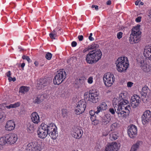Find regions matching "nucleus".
I'll list each match as a JSON object with an SVG mask.
<instances>
[{"label":"nucleus","instance_id":"35","mask_svg":"<svg viewBox=\"0 0 151 151\" xmlns=\"http://www.w3.org/2000/svg\"><path fill=\"white\" fill-rule=\"evenodd\" d=\"M52 56V55L50 52H47L45 55V58L48 60H50Z\"/></svg>","mask_w":151,"mask_h":151},{"label":"nucleus","instance_id":"7","mask_svg":"<svg viewBox=\"0 0 151 151\" xmlns=\"http://www.w3.org/2000/svg\"><path fill=\"white\" fill-rule=\"evenodd\" d=\"M103 80L105 85L109 87L114 83L115 78L113 74L108 73L104 74L103 77Z\"/></svg>","mask_w":151,"mask_h":151},{"label":"nucleus","instance_id":"52","mask_svg":"<svg viewBox=\"0 0 151 151\" xmlns=\"http://www.w3.org/2000/svg\"><path fill=\"white\" fill-rule=\"evenodd\" d=\"M106 3L107 5H110L111 4V1L110 0H109L107 1Z\"/></svg>","mask_w":151,"mask_h":151},{"label":"nucleus","instance_id":"9","mask_svg":"<svg viewBox=\"0 0 151 151\" xmlns=\"http://www.w3.org/2000/svg\"><path fill=\"white\" fill-rule=\"evenodd\" d=\"M99 93L96 89H91L89 90L88 93L89 100L93 103H96L98 101V96Z\"/></svg>","mask_w":151,"mask_h":151},{"label":"nucleus","instance_id":"39","mask_svg":"<svg viewBox=\"0 0 151 151\" xmlns=\"http://www.w3.org/2000/svg\"><path fill=\"white\" fill-rule=\"evenodd\" d=\"M122 32H119L117 33V36L118 39H120L122 37Z\"/></svg>","mask_w":151,"mask_h":151},{"label":"nucleus","instance_id":"61","mask_svg":"<svg viewBox=\"0 0 151 151\" xmlns=\"http://www.w3.org/2000/svg\"><path fill=\"white\" fill-rule=\"evenodd\" d=\"M143 2H141L140 3V4L141 5H143Z\"/></svg>","mask_w":151,"mask_h":151},{"label":"nucleus","instance_id":"49","mask_svg":"<svg viewBox=\"0 0 151 151\" xmlns=\"http://www.w3.org/2000/svg\"><path fill=\"white\" fill-rule=\"evenodd\" d=\"M95 8V10H97L98 9V6L97 5H92L91 6V8Z\"/></svg>","mask_w":151,"mask_h":151},{"label":"nucleus","instance_id":"15","mask_svg":"<svg viewBox=\"0 0 151 151\" xmlns=\"http://www.w3.org/2000/svg\"><path fill=\"white\" fill-rule=\"evenodd\" d=\"M83 133L82 128L80 127H75L73 131V136L76 139H79L82 137Z\"/></svg>","mask_w":151,"mask_h":151},{"label":"nucleus","instance_id":"16","mask_svg":"<svg viewBox=\"0 0 151 151\" xmlns=\"http://www.w3.org/2000/svg\"><path fill=\"white\" fill-rule=\"evenodd\" d=\"M140 97L137 95H134L131 97V105L133 108L136 107L140 102Z\"/></svg>","mask_w":151,"mask_h":151},{"label":"nucleus","instance_id":"45","mask_svg":"<svg viewBox=\"0 0 151 151\" xmlns=\"http://www.w3.org/2000/svg\"><path fill=\"white\" fill-rule=\"evenodd\" d=\"M133 83L131 82H129L127 83V86L128 87H131L132 86Z\"/></svg>","mask_w":151,"mask_h":151},{"label":"nucleus","instance_id":"4","mask_svg":"<svg viewBox=\"0 0 151 151\" xmlns=\"http://www.w3.org/2000/svg\"><path fill=\"white\" fill-rule=\"evenodd\" d=\"M117 70L120 72H125L129 66V62L127 57H121L116 62Z\"/></svg>","mask_w":151,"mask_h":151},{"label":"nucleus","instance_id":"10","mask_svg":"<svg viewBox=\"0 0 151 151\" xmlns=\"http://www.w3.org/2000/svg\"><path fill=\"white\" fill-rule=\"evenodd\" d=\"M86 103L84 100H81L78 101L77 104L75 112L77 115H80L83 112L86 106Z\"/></svg>","mask_w":151,"mask_h":151},{"label":"nucleus","instance_id":"12","mask_svg":"<svg viewBox=\"0 0 151 151\" xmlns=\"http://www.w3.org/2000/svg\"><path fill=\"white\" fill-rule=\"evenodd\" d=\"M151 118V112L149 110L146 111L142 117V120L143 124L146 126L148 124L150 119Z\"/></svg>","mask_w":151,"mask_h":151},{"label":"nucleus","instance_id":"22","mask_svg":"<svg viewBox=\"0 0 151 151\" xmlns=\"http://www.w3.org/2000/svg\"><path fill=\"white\" fill-rule=\"evenodd\" d=\"M108 106L106 103L105 102H102L97 106L96 114H98L100 111L106 110Z\"/></svg>","mask_w":151,"mask_h":151},{"label":"nucleus","instance_id":"11","mask_svg":"<svg viewBox=\"0 0 151 151\" xmlns=\"http://www.w3.org/2000/svg\"><path fill=\"white\" fill-rule=\"evenodd\" d=\"M138 64L141 69L145 72H149L151 70L150 65L147 63L146 60L144 58H141L139 60Z\"/></svg>","mask_w":151,"mask_h":151},{"label":"nucleus","instance_id":"55","mask_svg":"<svg viewBox=\"0 0 151 151\" xmlns=\"http://www.w3.org/2000/svg\"><path fill=\"white\" fill-rule=\"evenodd\" d=\"M148 16L150 18H151V10L150 11L149 14L148 15Z\"/></svg>","mask_w":151,"mask_h":151},{"label":"nucleus","instance_id":"48","mask_svg":"<svg viewBox=\"0 0 151 151\" xmlns=\"http://www.w3.org/2000/svg\"><path fill=\"white\" fill-rule=\"evenodd\" d=\"M71 46L72 47H75L77 44V42L75 41H73L71 43Z\"/></svg>","mask_w":151,"mask_h":151},{"label":"nucleus","instance_id":"34","mask_svg":"<svg viewBox=\"0 0 151 151\" xmlns=\"http://www.w3.org/2000/svg\"><path fill=\"white\" fill-rule=\"evenodd\" d=\"M86 79V78L85 77L82 76L79 78V82L81 84H83L84 83V82Z\"/></svg>","mask_w":151,"mask_h":151},{"label":"nucleus","instance_id":"25","mask_svg":"<svg viewBox=\"0 0 151 151\" xmlns=\"http://www.w3.org/2000/svg\"><path fill=\"white\" fill-rule=\"evenodd\" d=\"M111 118L110 114H106L104 116L102 120V124L106 125L109 123L111 120Z\"/></svg>","mask_w":151,"mask_h":151},{"label":"nucleus","instance_id":"57","mask_svg":"<svg viewBox=\"0 0 151 151\" xmlns=\"http://www.w3.org/2000/svg\"><path fill=\"white\" fill-rule=\"evenodd\" d=\"M108 134V133H107V132H106L105 134H104V133L103 132V133L102 135L103 136H106V135H107Z\"/></svg>","mask_w":151,"mask_h":151},{"label":"nucleus","instance_id":"46","mask_svg":"<svg viewBox=\"0 0 151 151\" xmlns=\"http://www.w3.org/2000/svg\"><path fill=\"white\" fill-rule=\"evenodd\" d=\"M78 39L79 41H81L83 40V36L82 35H79L78 37Z\"/></svg>","mask_w":151,"mask_h":151},{"label":"nucleus","instance_id":"21","mask_svg":"<svg viewBox=\"0 0 151 151\" xmlns=\"http://www.w3.org/2000/svg\"><path fill=\"white\" fill-rule=\"evenodd\" d=\"M32 121L35 124H38L40 122V119L38 114L36 112H34L30 116Z\"/></svg>","mask_w":151,"mask_h":151},{"label":"nucleus","instance_id":"14","mask_svg":"<svg viewBox=\"0 0 151 151\" xmlns=\"http://www.w3.org/2000/svg\"><path fill=\"white\" fill-rule=\"evenodd\" d=\"M120 145L116 142H112L106 147L104 151H117L119 148Z\"/></svg>","mask_w":151,"mask_h":151},{"label":"nucleus","instance_id":"50","mask_svg":"<svg viewBox=\"0 0 151 151\" xmlns=\"http://www.w3.org/2000/svg\"><path fill=\"white\" fill-rule=\"evenodd\" d=\"M90 50V49H88V46L87 48H86L84 49L83 50V53H85L87 51H88Z\"/></svg>","mask_w":151,"mask_h":151},{"label":"nucleus","instance_id":"19","mask_svg":"<svg viewBox=\"0 0 151 151\" xmlns=\"http://www.w3.org/2000/svg\"><path fill=\"white\" fill-rule=\"evenodd\" d=\"M143 54L146 59L151 60V45L145 47Z\"/></svg>","mask_w":151,"mask_h":151},{"label":"nucleus","instance_id":"24","mask_svg":"<svg viewBox=\"0 0 151 151\" xmlns=\"http://www.w3.org/2000/svg\"><path fill=\"white\" fill-rule=\"evenodd\" d=\"M110 131H109V132L110 133L109 134V139L111 141L117 139L118 137L117 133L115 132L110 133Z\"/></svg>","mask_w":151,"mask_h":151},{"label":"nucleus","instance_id":"3","mask_svg":"<svg viewBox=\"0 0 151 151\" xmlns=\"http://www.w3.org/2000/svg\"><path fill=\"white\" fill-rule=\"evenodd\" d=\"M102 55V52L99 49L93 50L87 55L86 61L88 63L92 64L98 61Z\"/></svg>","mask_w":151,"mask_h":151},{"label":"nucleus","instance_id":"8","mask_svg":"<svg viewBox=\"0 0 151 151\" xmlns=\"http://www.w3.org/2000/svg\"><path fill=\"white\" fill-rule=\"evenodd\" d=\"M41 143L31 142L27 145L26 148V151H41Z\"/></svg>","mask_w":151,"mask_h":151},{"label":"nucleus","instance_id":"59","mask_svg":"<svg viewBox=\"0 0 151 151\" xmlns=\"http://www.w3.org/2000/svg\"><path fill=\"white\" fill-rule=\"evenodd\" d=\"M139 1H136L135 2V4L136 5H137L139 4Z\"/></svg>","mask_w":151,"mask_h":151},{"label":"nucleus","instance_id":"27","mask_svg":"<svg viewBox=\"0 0 151 151\" xmlns=\"http://www.w3.org/2000/svg\"><path fill=\"white\" fill-rule=\"evenodd\" d=\"M6 135L0 138V149L3 148V146L7 143Z\"/></svg>","mask_w":151,"mask_h":151},{"label":"nucleus","instance_id":"5","mask_svg":"<svg viewBox=\"0 0 151 151\" xmlns=\"http://www.w3.org/2000/svg\"><path fill=\"white\" fill-rule=\"evenodd\" d=\"M139 27L140 26H137L132 29L129 40L131 44L137 43L140 41L141 32L139 29Z\"/></svg>","mask_w":151,"mask_h":151},{"label":"nucleus","instance_id":"62","mask_svg":"<svg viewBox=\"0 0 151 151\" xmlns=\"http://www.w3.org/2000/svg\"><path fill=\"white\" fill-rule=\"evenodd\" d=\"M72 151H78V150H73Z\"/></svg>","mask_w":151,"mask_h":151},{"label":"nucleus","instance_id":"58","mask_svg":"<svg viewBox=\"0 0 151 151\" xmlns=\"http://www.w3.org/2000/svg\"><path fill=\"white\" fill-rule=\"evenodd\" d=\"M12 77H9V80L10 82L12 81Z\"/></svg>","mask_w":151,"mask_h":151},{"label":"nucleus","instance_id":"47","mask_svg":"<svg viewBox=\"0 0 151 151\" xmlns=\"http://www.w3.org/2000/svg\"><path fill=\"white\" fill-rule=\"evenodd\" d=\"M141 17H138L135 19V21L137 22H139L141 21Z\"/></svg>","mask_w":151,"mask_h":151},{"label":"nucleus","instance_id":"37","mask_svg":"<svg viewBox=\"0 0 151 151\" xmlns=\"http://www.w3.org/2000/svg\"><path fill=\"white\" fill-rule=\"evenodd\" d=\"M29 125H28V129L30 131L29 132H32L34 130V127L33 125H31L30 124L29 127Z\"/></svg>","mask_w":151,"mask_h":151},{"label":"nucleus","instance_id":"20","mask_svg":"<svg viewBox=\"0 0 151 151\" xmlns=\"http://www.w3.org/2000/svg\"><path fill=\"white\" fill-rule=\"evenodd\" d=\"M15 124L12 120H9L6 123L5 126V129L7 131H11L13 130L15 127Z\"/></svg>","mask_w":151,"mask_h":151},{"label":"nucleus","instance_id":"18","mask_svg":"<svg viewBox=\"0 0 151 151\" xmlns=\"http://www.w3.org/2000/svg\"><path fill=\"white\" fill-rule=\"evenodd\" d=\"M48 83L46 79H40L37 82V88L38 89H43Z\"/></svg>","mask_w":151,"mask_h":151},{"label":"nucleus","instance_id":"56","mask_svg":"<svg viewBox=\"0 0 151 151\" xmlns=\"http://www.w3.org/2000/svg\"><path fill=\"white\" fill-rule=\"evenodd\" d=\"M34 64L36 66H37L38 65V63L37 61H35L34 62Z\"/></svg>","mask_w":151,"mask_h":151},{"label":"nucleus","instance_id":"31","mask_svg":"<svg viewBox=\"0 0 151 151\" xmlns=\"http://www.w3.org/2000/svg\"><path fill=\"white\" fill-rule=\"evenodd\" d=\"M29 90V88L27 86H22L19 88V92L23 94H24L28 92Z\"/></svg>","mask_w":151,"mask_h":151},{"label":"nucleus","instance_id":"60","mask_svg":"<svg viewBox=\"0 0 151 151\" xmlns=\"http://www.w3.org/2000/svg\"><path fill=\"white\" fill-rule=\"evenodd\" d=\"M16 81V78H12V81Z\"/></svg>","mask_w":151,"mask_h":151},{"label":"nucleus","instance_id":"41","mask_svg":"<svg viewBox=\"0 0 151 151\" xmlns=\"http://www.w3.org/2000/svg\"><path fill=\"white\" fill-rule=\"evenodd\" d=\"M109 112L112 114H114L115 113V109L114 108H111L109 109Z\"/></svg>","mask_w":151,"mask_h":151},{"label":"nucleus","instance_id":"44","mask_svg":"<svg viewBox=\"0 0 151 151\" xmlns=\"http://www.w3.org/2000/svg\"><path fill=\"white\" fill-rule=\"evenodd\" d=\"M62 114L63 116L64 117L66 116L67 115V112L65 110H63L62 111Z\"/></svg>","mask_w":151,"mask_h":151},{"label":"nucleus","instance_id":"2","mask_svg":"<svg viewBox=\"0 0 151 151\" xmlns=\"http://www.w3.org/2000/svg\"><path fill=\"white\" fill-rule=\"evenodd\" d=\"M57 128L55 124L51 123L47 125L45 123L41 124L37 131L38 137L41 139H44L48 134L52 139H55L58 136Z\"/></svg>","mask_w":151,"mask_h":151},{"label":"nucleus","instance_id":"26","mask_svg":"<svg viewBox=\"0 0 151 151\" xmlns=\"http://www.w3.org/2000/svg\"><path fill=\"white\" fill-rule=\"evenodd\" d=\"M43 95H39L34 99L33 102L35 103H40L43 100Z\"/></svg>","mask_w":151,"mask_h":151},{"label":"nucleus","instance_id":"28","mask_svg":"<svg viewBox=\"0 0 151 151\" xmlns=\"http://www.w3.org/2000/svg\"><path fill=\"white\" fill-rule=\"evenodd\" d=\"M140 142L137 141L136 143L133 145L130 151H137L140 145Z\"/></svg>","mask_w":151,"mask_h":151},{"label":"nucleus","instance_id":"38","mask_svg":"<svg viewBox=\"0 0 151 151\" xmlns=\"http://www.w3.org/2000/svg\"><path fill=\"white\" fill-rule=\"evenodd\" d=\"M93 77L91 76L89 77L87 80L88 83L90 84H92L93 82Z\"/></svg>","mask_w":151,"mask_h":151},{"label":"nucleus","instance_id":"51","mask_svg":"<svg viewBox=\"0 0 151 151\" xmlns=\"http://www.w3.org/2000/svg\"><path fill=\"white\" fill-rule=\"evenodd\" d=\"M11 72L10 71H8L7 73H6V75L8 77H10V76H11Z\"/></svg>","mask_w":151,"mask_h":151},{"label":"nucleus","instance_id":"43","mask_svg":"<svg viewBox=\"0 0 151 151\" xmlns=\"http://www.w3.org/2000/svg\"><path fill=\"white\" fill-rule=\"evenodd\" d=\"M93 35V34L92 33H90V35L88 37V39L90 41H92L94 40V39L93 37H92V36Z\"/></svg>","mask_w":151,"mask_h":151},{"label":"nucleus","instance_id":"17","mask_svg":"<svg viewBox=\"0 0 151 151\" xmlns=\"http://www.w3.org/2000/svg\"><path fill=\"white\" fill-rule=\"evenodd\" d=\"M137 132V127L134 125H132L128 127V133L129 137L133 138L135 137Z\"/></svg>","mask_w":151,"mask_h":151},{"label":"nucleus","instance_id":"40","mask_svg":"<svg viewBox=\"0 0 151 151\" xmlns=\"http://www.w3.org/2000/svg\"><path fill=\"white\" fill-rule=\"evenodd\" d=\"M96 114V111H95L93 110H91L89 112V114L90 115V116L95 115V114Z\"/></svg>","mask_w":151,"mask_h":151},{"label":"nucleus","instance_id":"32","mask_svg":"<svg viewBox=\"0 0 151 151\" xmlns=\"http://www.w3.org/2000/svg\"><path fill=\"white\" fill-rule=\"evenodd\" d=\"M119 126V124L115 122L110 127V131H114Z\"/></svg>","mask_w":151,"mask_h":151},{"label":"nucleus","instance_id":"23","mask_svg":"<svg viewBox=\"0 0 151 151\" xmlns=\"http://www.w3.org/2000/svg\"><path fill=\"white\" fill-rule=\"evenodd\" d=\"M150 90L147 86H145L142 88V91L141 92V95L144 97H146V96H149Z\"/></svg>","mask_w":151,"mask_h":151},{"label":"nucleus","instance_id":"13","mask_svg":"<svg viewBox=\"0 0 151 151\" xmlns=\"http://www.w3.org/2000/svg\"><path fill=\"white\" fill-rule=\"evenodd\" d=\"M7 144L12 145L15 143L17 140V134L13 133H11L6 135Z\"/></svg>","mask_w":151,"mask_h":151},{"label":"nucleus","instance_id":"54","mask_svg":"<svg viewBox=\"0 0 151 151\" xmlns=\"http://www.w3.org/2000/svg\"><path fill=\"white\" fill-rule=\"evenodd\" d=\"M25 65V63H22L21 65V67L23 69Z\"/></svg>","mask_w":151,"mask_h":151},{"label":"nucleus","instance_id":"6","mask_svg":"<svg viewBox=\"0 0 151 151\" xmlns=\"http://www.w3.org/2000/svg\"><path fill=\"white\" fill-rule=\"evenodd\" d=\"M66 77V74L63 69H60L58 71L57 74L55 76L53 80L54 84L59 85L61 83Z\"/></svg>","mask_w":151,"mask_h":151},{"label":"nucleus","instance_id":"1","mask_svg":"<svg viewBox=\"0 0 151 151\" xmlns=\"http://www.w3.org/2000/svg\"><path fill=\"white\" fill-rule=\"evenodd\" d=\"M126 93H121L119 97H115L113 100V104L116 113L119 117H124L126 116V112L124 110L129 111L130 106H127L128 101L126 100Z\"/></svg>","mask_w":151,"mask_h":151},{"label":"nucleus","instance_id":"53","mask_svg":"<svg viewBox=\"0 0 151 151\" xmlns=\"http://www.w3.org/2000/svg\"><path fill=\"white\" fill-rule=\"evenodd\" d=\"M84 97L85 98H86L87 97H88V92H85L84 94Z\"/></svg>","mask_w":151,"mask_h":151},{"label":"nucleus","instance_id":"63","mask_svg":"<svg viewBox=\"0 0 151 151\" xmlns=\"http://www.w3.org/2000/svg\"><path fill=\"white\" fill-rule=\"evenodd\" d=\"M21 47H19V49H21Z\"/></svg>","mask_w":151,"mask_h":151},{"label":"nucleus","instance_id":"42","mask_svg":"<svg viewBox=\"0 0 151 151\" xmlns=\"http://www.w3.org/2000/svg\"><path fill=\"white\" fill-rule=\"evenodd\" d=\"M92 122H95L96 121V117L95 115L89 116Z\"/></svg>","mask_w":151,"mask_h":151},{"label":"nucleus","instance_id":"36","mask_svg":"<svg viewBox=\"0 0 151 151\" xmlns=\"http://www.w3.org/2000/svg\"><path fill=\"white\" fill-rule=\"evenodd\" d=\"M22 58L24 60L25 59L27 60L28 63H30L31 61V60L29 56L24 55L22 56Z\"/></svg>","mask_w":151,"mask_h":151},{"label":"nucleus","instance_id":"29","mask_svg":"<svg viewBox=\"0 0 151 151\" xmlns=\"http://www.w3.org/2000/svg\"><path fill=\"white\" fill-rule=\"evenodd\" d=\"M58 31H57L55 29L54 30L49 34L50 38L52 39H55L56 37L58 35Z\"/></svg>","mask_w":151,"mask_h":151},{"label":"nucleus","instance_id":"33","mask_svg":"<svg viewBox=\"0 0 151 151\" xmlns=\"http://www.w3.org/2000/svg\"><path fill=\"white\" fill-rule=\"evenodd\" d=\"M99 45L96 43H93L91 45L88 46V49L90 50H97V49L99 47Z\"/></svg>","mask_w":151,"mask_h":151},{"label":"nucleus","instance_id":"30","mask_svg":"<svg viewBox=\"0 0 151 151\" xmlns=\"http://www.w3.org/2000/svg\"><path fill=\"white\" fill-rule=\"evenodd\" d=\"M20 105L19 102H17L14 104H11L8 106H6V107L8 109L14 108L19 107Z\"/></svg>","mask_w":151,"mask_h":151}]
</instances>
